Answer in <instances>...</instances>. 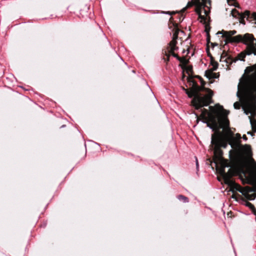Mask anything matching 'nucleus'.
<instances>
[{
  "instance_id": "f257e3e1",
  "label": "nucleus",
  "mask_w": 256,
  "mask_h": 256,
  "mask_svg": "<svg viewBox=\"0 0 256 256\" xmlns=\"http://www.w3.org/2000/svg\"><path fill=\"white\" fill-rule=\"evenodd\" d=\"M237 96L242 102V110L249 115L250 123L256 132V66L248 67L238 85Z\"/></svg>"
},
{
  "instance_id": "f03ea898",
  "label": "nucleus",
  "mask_w": 256,
  "mask_h": 256,
  "mask_svg": "<svg viewBox=\"0 0 256 256\" xmlns=\"http://www.w3.org/2000/svg\"><path fill=\"white\" fill-rule=\"evenodd\" d=\"M209 108L210 111L205 108L201 110L200 116L206 120L203 122L206 123L207 126L212 130H218L221 128L226 130L229 144L234 148H239L241 144V136L238 133L235 136H234L233 132L228 127L229 121L227 118L226 112L219 104L214 106H210Z\"/></svg>"
},
{
  "instance_id": "7ed1b4c3",
  "label": "nucleus",
  "mask_w": 256,
  "mask_h": 256,
  "mask_svg": "<svg viewBox=\"0 0 256 256\" xmlns=\"http://www.w3.org/2000/svg\"><path fill=\"white\" fill-rule=\"evenodd\" d=\"M228 166L227 162L222 160L220 172L223 176L224 183L230 186V190L233 193L238 191L248 200H254L256 197V194H250L249 193L256 192V162L252 158L246 164V170L244 172L245 176L246 172L248 173V176H246V180L248 184L252 185V187L247 186L242 188L231 180L230 174L224 172V168Z\"/></svg>"
},
{
  "instance_id": "20e7f679",
  "label": "nucleus",
  "mask_w": 256,
  "mask_h": 256,
  "mask_svg": "<svg viewBox=\"0 0 256 256\" xmlns=\"http://www.w3.org/2000/svg\"><path fill=\"white\" fill-rule=\"evenodd\" d=\"M192 89L190 90H185L189 98H192V103L197 110L203 106H207L212 103V97L213 92L208 88L200 86L194 80H192Z\"/></svg>"
},
{
  "instance_id": "39448f33",
  "label": "nucleus",
  "mask_w": 256,
  "mask_h": 256,
  "mask_svg": "<svg viewBox=\"0 0 256 256\" xmlns=\"http://www.w3.org/2000/svg\"><path fill=\"white\" fill-rule=\"evenodd\" d=\"M210 0H193L192 2H188L187 6L183 8L184 11L187 8L195 5L196 12L198 14V18L201 22L206 23L207 20V16L210 12Z\"/></svg>"
},
{
  "instance_id": "423d86ee",
  "label": "nucleus",
  "mask_w": 256,
  "mask_h": 256,
  "mask_svg": "<svg viewBox=\"0 0 256 256\" xmlns=\"http://www.w3.org/2000/svg\"><path fill=\"white\" fill-rule=\"evenodd\" d=\"M212 130L216 131L215 134L212 135L211 140L212 145L214 149V153L215 154L217 153L221 154L222 151L220 150V148L223 147L226 148L228 144H229V140H228L226 138V130H224V134H222L218 132L219 130Z\"/></svg>"
},
{
  "instance_id": "0eeeda50",
  "label": "nucleus",
  "mask_w": 256,
  "mask_h": 256,
  "mask_svg": "<svg viewBox=\"0 0 256 256\" xmlns=\"http://www.w3.org/2000/svg\"><path fill=\"white\" fill-rule=\"evenodd\" d=\"M241 42L246 46V53L248 55H256V39L252 34H244Z\"/></svg>"
},
{
  "instance_id": "6e6552de",
  "label": "nucleus",
  "mask_w": 256,
  "mask_h": 256,
  "mask_svg": "<svg viewBox=\"0 0 256 256\" xmlns=\"http://www.w3.org/2000/svg\"><path fill=\"white\" fill-rule=\"evenodd\" d=\"M236 34V31L232 30V31H222L218 32H217V34H222V36L225 38V41L226 43L228 42H238L242 41L243 36L241 35H238L235 36H232Z\"/></svg>"
},
{
  "instance_id": "1a4fd4ad",
  "label": "nucleus",
  "mask_w": 256,
  "mask_h": 256,
  "mask_svg": "<svg viewBox=\"0 0 256 256\" xmlns=\"http://www.w3.org/2000/svg\"><path fill=\"white\" fill-rule=\"evenodd\" d=\"M182 34H184L183 31L180 30L176 28H175L174 31L172 36V40L170 43L169 52L170 54L172 55L173 56L176 58L178 60H179V58L176 54L174 53V51L177 49V47L176 46V40L178 38V35Z\"/></svg>"
},
{
  "instance_id": "9d476101",
  "label": "nucleus",
  "mask_w": 256,
  "mask_h": 256,
  "mask_svg": "<svg viewBox=\"0 0 256 256\" xmlns=\"http://www.w3.org/2000/svg\"><path fill=\"white\" fill-rule=\"evenodd\" d=\"M243 152L246 155H250L251 152V148L250 145L245 144L242 146L240 144V146L239 148H236Z\"/></svg>"
},
{
  "instance_id": "9b49d317",
  "label": "nucleus",
  "mask_w": 256,
  "mask_h": 256,
  "mask_svg": "<svg viewBox=\"0 0 256 256\" xmlns=\"http://www.w3.org/2000/svg\"><path fill=\"white\" fill-rule=\"evenodd\" d=\"M232 16L236 17H236L237 15H238L240 16V18H243L245 17L246 16H248L249 12L246 11L244 12V14L243 15H241L239 14V12H237L236 10H232Z\"/></svg>"
},
{
  "instance_id": "f8f14e48",
  "label": "nucleus",
  "mask_w": 256,
  "mask_h": 256,
  "mask_svg": "<svg viewBox=\"0 0 256 256\" xmlns=\"http://www.w3.org/2000/svg\"><path fill=\"white\" fill-rule=\"evenodd\" d=\"M236 96L239 98L240 102H235L234 104V106L235 109H240L241 106L242 108L243 104H242V102L240 98H238L237 96Z\"/></svg>"
},
{
  "instance_id": "ddd939ff",
  "label": "nucleus",
  "mask_w": 256,
  "mask_h": 256,
  "mask_svg": "<svg viewBox=\"0 0 256 256\" xmlns=\"http://www.w3.org/2000/svg\"><path fill=\"white\" fill-rule=\"evenodd\" d=\"M213 74H214L213 71L212 70L210 69L208 70L205 72V76L208 79H212V78Z\"/></svg>"
},
{
  "instance_id": "4468645a",
  "label": "nucleus",
  "mask_w": 256,
  "mask_h": 256,
  "mask_svg": "<svg viewBox=\"0 0 256 256\" xmlns=\"http://www.w3.org/2000/svg\"><path fill=\"white\" fill-rule=\"evenodd\" d=\"M246 56V54L244 52H241L238 54L236 58V60H244V58Z\"/></svg>"
},
{
  "instance_id": "2eb2a0df",
  "label": "nucleus",
  "mask_w": 256,
  "mask_h": 256,
  "mask_svg": "<svg viewBox=\"0 0 256 256\" xmlns=\"http://www.w3.org/2000/svg\"><path fill=\"white\" fill-rule=\"evenodd\" d=\"M178 199L180 200L183 201L184 202H188V198L182 196V195H179L178 196Z\"/></svg>"
},
{
  "instance_id": "dca6fc26",
  "label": "nucleus",
  "mask_w": 256,
  "mask_h": 256,
  "mask_svg": "<svg viewBox=\"0 0 256 256\" xmlns=\"http://www.w3.org/2000/svg\"><path fill=\"white\" fill-rule=\"evenodd\" d=\"M227 2L230 5H233L234 2V0H227Z\"/></svg>"
},
{
  "instance_id": "f3484780",
  "label": "nucleus",
  "mask_w": 256,
  "mask_h": 256,
  "mask_svg": "<svg viewBox=\"0 0 256 256\" xmlns=\"http://www.w3.org/2000/svg\"><path fill=\"white\" fill-rule=\"evenodd\" d=\"M217 68H218V64H216L214 65H213L212 68H211L210 70L214 72V70H216L217 69Z\"/></svg>"
},
{
  "instance_id": "a211bd4d",
  "label": "nucleus",
  "mask_w": 256,
  "mask_h": 256,
  "mask_svg": "<svg viewBox=\"0 0 256 256\" xmlns=\"http://www.w3.org/2000/svg\"><path fill=\"white\" fill-rule=\"evenodd\" d=\"M242 138H243L245 141L247 140H248V138H247V137L246 136V135H244V136H242Z\"/></svg>"
},
{
  "instance_id": "6ab92c4d",
  "label": "nucleus",
  "mask_w": 256,
  "mask_h": 256,
  "mask_svg": "<svg viewBox=\"0 0 256 256\" xmlns=\"http://www.w3.org/2000/svg\"><path fill=\"white\" fill-rule=\"evenodd\" d=\"M216 74L215 73H214V74L212 75V78H216Z\"/></svg>"
},
{
  "instance_id": "aec40b11",
  "label": "nucleus",
  "mask_w": 256,
  "mask_h": 256,
  "mask_svg": "<svg viewBox=\"0 0 256 256\" xmlns=\"http://www.w3.org/2000/svg\"><path fill=\"white\" fill-rule=\"evenodd\" d=\"M196 166L197 168H198V160L196 158Z\"/></svg>"
},
{
  "instance_id": "412c9836",
  "label": "nucleus",
  "mask_w": 256,
  "mask_h": 256,
  "mask_svg": "<svg viewBox=\"0 0 256 256\" xmlns=\"http://www.w3.org/2000/svg\"><path fill=\"white\" fill-rule=\"evenodd\" d=\"M248 134H252V133H251L250 132H248Z\"/></svg>"
},
{
  "instance_id": "4be33fe9",
  "label": "nucleus",
  "mask_w": 256,
  "mask_h": 256,
  "mask_svg": "<svg viewBox=\"0 0 256 256\" xmlns=\"http://www.w3.org/2000/svg\"><path fill=\"white\" fill-rule=\"evenodd\" d=\"M170 12H166V14H170Z\"/></svg>"
}]
</instances>
